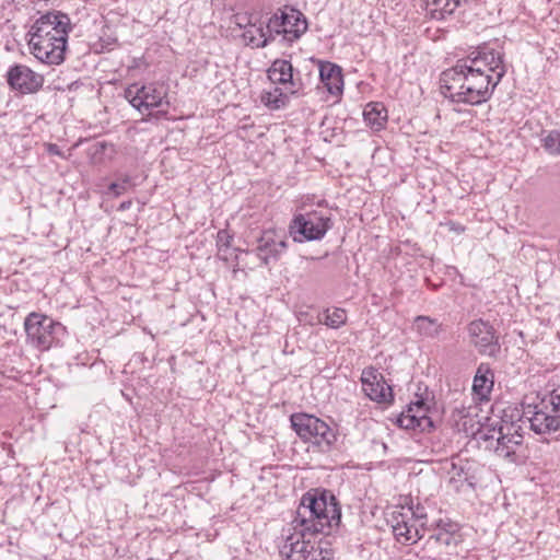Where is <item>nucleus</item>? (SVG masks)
<instances>
[{"instance_id": "1", "label": "nucleus", "mask_w": 560, "mask_h": 560, "mask_svg": "<svg viewBox=\"0 0 560 560\" xmlns=\"http://www.w3.org/2000/svg\"><path fill=\"white\" fill-rule=\"evenodd\" d=\"M341 523V509L334 493L312 489L304 493L291 523L283 528L280 553L288 560H332L334 551L315 547L316 534L329 535Z\"/></svg>"}, {"instance_id": "2", "label": "nucleus", "mask_w": 560, "mask_h": 560, "mask_svg": "<svg viewBox=\"0 0 560 560\" xmlns=\"http://www.w3.org/2000/svg\"><path fill=\"white\" fill-rule=\"evenodd\" d=\"M525 419L537 434H547L560 429V386L544 394L526 395L522 401V412L506 408L499 419L489 418L479 431V440H495V453L511 457L523 442L522 425Z\"/></svg>"}, {"instance_id": "3", "label": "nucleus", "mask_w": 560, "mask_h": 560, "mask_svg": "<svg viewBox=\"0 0 560 560\" xmlns=\"http://www.w3.org/2000/svg\"><path fill=\"white\" fill-rule=\"evenodd\" d=\"M505 73L502 49L482 46L441 73V93L453 103L480 105L491 98Z\"/></svg>"}, {"instance_id": "4", "label": "nucleus", "mask_w": 560, "mask_h": 560, "mask_svg": "<svg viewBox=\"0 0 560 560\" xmlns=\"http://www.w3.org/2000/svg\"><path fill=\"white\" fill-rule=\"evenodd\" d=\"M72 28L69 15L61 11L40 15L27 33L31 52L45 65L62 63Z\"/></svg>"}, {"instance_id": "5", "label": "nucleus", "mask_w": 560, "mask_h": 560, "mask_svg": "<svg viewBox=\"0 0 560 560\" xmlns=\"http://www.w3.org/2000/svg\"><path fill=\"white\" fill-rule=\"evenodd\" d=\"M292 429L304 441L322 452H328L337 442V430L322 419L308 413H293L290 417Z\"/></svg>"}, {"instance_id": "6", "label": "nucleus", "mask_w": 560, "mask_h": 560, "mask_svg": "<svg viewBox=\"0 0 560 560\" xmlns=\"http://www.w3.org/2000/svg\"><path fill=\"white\" fill-rule=\"evenodd\" d=\"M330 229V218L319 211L295 214L289 225V233L294 242L322 240Z\"/></svg>"}, {"instance_id": "7", "label": "nucleus", "mask_w": 560, "mask_h": 560, "mask_svg": "<svg viewBox=\"0 0 560 560\" xmlns=\"http://www.w3.org/2000/svg\"><path fill=\"white\" fill-rule=\"evenodd\" d=\"M124 96L132 107L142 114L170 105L167 86L163 83H150L141 86L135 83L125 90Z\"/></svg>"}, {"instance_id": "8", "label": "nucleus", "mask_w": 560, "mask_h": 560, "mask_svg": "<svg viewBox=\"0 0 560 560\" xmlns=\"http://www.w3.org/2000/svg\"><path fill=\"white\" fill-rule=\"evenodd\" d=\"M58 328H61L59 323L35 312L28 314L24 320L27 342L39 350H48L51 347Z\"/></svg>"}, {"instance_id": "9", "label": "nucleus", "mask_w": 560, "mask_h": 560, "mask_svg": "<svg viewBox=\"0 0 560 560\" xmlns=\"http://www.w3.org/2000/svg\"><path fill=\"white\" fill-rule=\"evenodd\" d=\"M469 342L481 355L497 359L501 353L499 336L494 327L483 319H475L467 325Z\"/></svg>"}, {"instance_id": "10", "label": "nucleus", "mask_w": 560, "mask_h": 560, "mask_svg": "<svg viewBox=\"0 0 560 560\" xmlns=\"http://www.w3.org/2000/svg\"><path fill=\"white\" fill-rule=\"evenodd\" d=\"M7 83L12 91L21 94H34L44 84V77L25 65L11 66L5 74Z\"/></svg>"}, {"instance_id": "11", "label": "nucleus", "mask_w": 560, "mask_h": 560, "mask_svg": "<svg viewBox=\"0 0 560 560\" xmlns=\"http://www.w3.org/2000/svg\"><path fill=\"white\" fill-rule=\"evenodd\" d=\"M235 24L242 30V38L252 47H265L269 37L265 28V21L256 13L235 15Z\"/></svg>"}, {"instance_id": "12", "label": "nucleus", "mask_w": 560, "mask_h": 560, "mask_svg": "<svg viewBox=\"0 0 560 560\" xmlns=\"http://www.w3.org/2000/svg\"><path fill=\"white\" fill-rule=\"evenodd\" d=\"M362 389L364 394L373 401L378 404H388L394 399L392 387L386 383L383 374L376 369L370 366L361 374Z\"/></svg>"}, {"instance_id": "13", "label": "nucleus", "mask_w": 560, "mask_h": 560, "mask_svg": "<svg viewBox=\"0 0 560 560\" xmlns=\"http://www.w3.org/2000/svg\"><path fill=\"white\" fill-rule=\"evenodd\" d=\"M269 80L275 84L284 85L290 95H302L304 83L294 75V69L289 60L276 59L267 71Z\"/></svg>"}, {"instance_id": "14", "label": "nucleus", "mask_w": 560, "mask_h": 560, "mask_svg": "<svg viewBox=\"0 0 560 560\" xmlns=\"http://www.w3.org/2000/svg\"><path fill=\"white\" fill-rule=\"evenodd\" d=\"M401 510L392 514L393 533L399 542L415 544L422 538L421 529L413 523V511L410 508Z\"/></svg>"}, {"instance_id": "15", "label": "nucleus", "mask_w": 560, "mask_h": 560, "mask_svg": "<svg viewBox=\"0 0 560 560\" xmlns=\"http://www.w3.org/2000/svg\"><path fill=\"white\" fill-rule=\"evenodd\" d=\"M288 244L284 240H277L271 232H265L258 240L257 256L265 266L276 261L285 252Z\"/></svg>"}, {"instance_id": "16", "label": "nucleus", "mask_w": 560, "mask_h": 560, "mask_svg": "<svg viewBox=\"0 0 560 560\" xmlns=\"http://www.w3.org/2000/svg\"><path fill=\"white\" fill-rule=\"evenodd\" d=\"M494 385V373L488 363H480L477 368L474 382V395L480 401H488Z\"/></svg>"}, {"instance_id": "17", "label": "nucleus", "mask_w": 560, "mask_h": 560, "mask_svg": "<svg viewBox=\"0 0 560 560\" xmlns=\"http://www.w3.org/2000/svg\"><path fill=\"white\" fill-rule=\"evenodd\" d=\"M319 78L331 95H340L343 90L341 68L330 61H318Z\"/></svg>"}, {"instance_id": "18", "label": "nucleus", "mask_w": 560, "mask_h": 560, "mask_svg": "<svg viewBox=\"0 0 560 560\" xmlns=\"http://www.w3.org/2000/svg\"><path fill=\"white\" fill-rule=\"evenodd\" d=\"M282 15H285V26L282 28L283 38L292 43L307 30L306 20L300 11L294 9H290V12L283 11Z\"/></svg>"}, {"instance_id": "19", "label": "nucleus", "mask_w": 560, "mask_h": 560, "mask_svg": "<svg viewBox=\"0 0 560 560\" xmlns=\"http://www.w3.org/2000/svg\"><path fill=\"white\" fill-rule=\"evenodd\" d=\"M363 117L369 127L375 131H380L385 128L388 115L383 103L371 102L365 105Z\"/></svg>"}, {"instance_id": "20", "label": "nucleus", "mask_w": 560, "mask_h": 560, "mask_svg": "<svg viewBox=\"0 0 560 560\" xmlns=\"http://www.w3.org/2000/svg\"><path fill=\"white\" fill-rule=\"evenodd\" d=\"M463 0H423L427 14L431 19L444 20L451 15Z\"/></svg>"}, {"instance_id": "21", "label": "nucleus", "mask_w": 560, "mask_h": 560, "mask_svg": "<svg viewBox=\"0 0 560 560\" xmlns=\"http://www.w3.org/2000/svg\"><path fill=\"white\" fill-rule=\"evenodd\" d=\"M289 94L288 91L283 92L282 89L275 86L261 94V102L270 109H281L289 103Z\"/></svg>"}, {"instance_id": "22", "label": "nucleus", "mask_w": 560, "mask_h": 560, "mask_svg": "<svg viewBox=\"0 0 560 560\" xmlns=\"http://www.w3.org/2000/svg\"><path fill=\"white\" fill-rule=\"evenodd\" d=\"M417 331L427 338H434L442 331V325L428 316H418L415 322Z\"/></svg>"}, {"instance_id": "23", "label": "nucleus", "mask_w": 560, "mask_h": 560, "mask_svg": "<svg viewBox=\"0 0 560 560\" xmlns=\"http://www.w3.org/2000/svg\"><path fill=\"white\" fill-rule=\"evenodd\" d=\"M318 322L325 324L329 328L338 329L347 322V313L343 308L335 307L331 312L325 310L318 317Z\"/></svg>"}, {"instance_id": "24", "label": "nucleus", "mask_w": 560, "mask_h": 560, "mask_svg": "<svg viewBox=\"0 0 560 560\" xmlns=\"http://www.w3.org/2000/svg\"><path fill=\"white\" fill-rule=\"evenodd\" d=\"M448 475L450 483L453 486L455 490H459L465 482H468V472L459 463H456L455 460L451 463Z\"/></svg>"}, {"instance_id": "25", "label": "nucleus", "mask_w": 560, "mask_h": 560, "mask_svg": "<svg viewBox=\"0 0 560 560\" xmlns=\"http://www.w3.org/2000/svg\"><path fill=\"white\" fill-rule=\"evenodd\" d=\"M542 148L551 155H560V131L550 130L541 138Z\"/></svg>"}, {"instance_id": "26", "label": "nucleus", "mask_w": 560, "mask_h": 560, "mask_svg": "<svg viewBox=\"0 0 560 560\" xmlns=\"http://www.w3.org/2000/svg\"><path fill=\"white\" fill-rule=\"evenodd\" d=\"M283 26H285V15H282V13L280 15L275 14L268 20V22H265V28L269 37V42L273 39V34H282Z\"/></svg>"}, {"instance_id": "27", "label": "nucleus", "mask_w": 560, "mask_h": 560, "mask_svg": "<svg viewBox=\"0 0 560 560\" xmlns=\"http://www.w3.org/2000/svg\"><path fill=\"white\" fill-rule=\"evenodd\" d=\"M130 186L131 177L129 175H124L119 178L118 182L112 183L108 187V190L113 194L114 197H118L122 195Z\"/></svg>"}, {"instance_id": "28", "label": "nucleus", "mask_w": 560, "mask_h": 560, "mask_svg": "<svg viewBox=\"0 0 560 560\" xmlns=\"http://www.w3.org/2000/svg\"><path fill=\"white\" fill-rule=\"evenodd\" d=\"M409 417L412 418V422L416 425V429L425 432L431 431L434 427L432 419L429 416H419L413 415L412 412H408Z\"/></svg>"}, {"instance_id": "29", "label": "nucleus", "mask_w": 560, "mask_h": 560, "mask_svg": "<svg viewBox=\"0 0 560 560\" xmlns=\"http://www.w3.org/2000/svg\"><path fill=\"white\" fill-rule=\"evenodd\" d=\"M429 539L444 546L456 544V537L452 533L442 529L432 534Z\"/></svg>"}, {"instance_id": "30", "label": "nucleus", "mask_w": 560, "mask_h": 560, "mask_svg": "<svg viewBox=\"0 0 560 560\" xmlns=\"http://www.w3.org/2000/svg\"><path fill=\"white\" fill-rule=\"evenodd\" d=\"M233 236L229 233L228 230H220L217 234V246L219 253L226 250L231 246V242Z\"/></svg>"}, {"instance_id": "31", "label": "nucleus", "mask_w": 560, "mask_h": 560, "mask_svg": "<svg viewBox=\"0 0 560 560\" xmlns=\"http://www.w3.org/2000/svg\"><path fill=\"white\" fill-rule=\"evenodd\" d=\"M407 411L412 412L413 415L428 416L429 408L423 399H418L417 401L409 404Z\"/></svg>"}, {"instance_id": "32", "label": "nucleus", "mask_w": 560, "mask_h": 560, "mask_svg": "<svg viewBox=\"0 0 560 560\" xmlns=\"http://www.w3.org/2000/svg\"><path fill=\"white\" fill-rule=\"evenodd\" d=\"M397 424L406 430H417L412 422V418L409 417L408 411L401 412L397 418Z\"/></svg>"}, {"instance_id": "33", "label": "nucleus", "mask_w": 560, "mask_h": 560, "mask_svg": "<svg viewBox=\"0 0 560 560\" xmlns=\"http://www.w3.org/2000/svg\"><path fill=\"white\" fill-rule=\"evenodd\" d=\"M451 225H452L451 229L458 233L464 231V226H462L459 224L451 223Z\"/></svg>"}, {"instance_id": "34", "label": "nucleus", "mask_w": 560, "mask_h": 560, "mask_svg": "<svg viewBox=\"0 0 560 560\" xmlns=\"http://www.w3.org/2000/svg\"><path fill=\"white\" fill-rule=\"evenodd\" d=\"M130 206H131V201H124V202L120 203L119 209L120 210H127V209L130 208Z\"/></svg>"}, {"instance_id": "35", "label": "nucleus", "mask_w": 560, "mask_h": 560, "mask_svg": "<svg viewBox=\"0 0 560 560\" xmlns=\"http://www.w3.org/2000/svg\"><path fill=\"white\" fill-rule=\"evenodd\" d=\"M317 535H318V534H316V535H315V537L313 538V540L316 542V544H315V547H317V546L319 545V546H320V547H323V548H327V549H329V548L327 547V542H324V546H323V541H322V540H318V541L316 540Z\"/></svg>"}, {"instance_id": "36", "label": "nucleus", "mask_w": 560, "mask_h": 560, "mask_svg": "<svg viewBox=\"0 0 560 560\" xmlns=\"http://www.w3.org/2000/svg\"><path fill=\"white\" fill-rule=\"evenodd\" d=\"M49 152L55 153V154H58V153H59V151H58V149H57V145H56V144H50Z\"/></svg>"}, {"instance_id": "37", "label": "nucleus", "mask_w": 560, "mask_h": 560, "mask_svg": "<svg viewBox=\"0 0 560 560\" xmlns=\"http://www.w3.org/2000/svg\"><path fill=\"white\" fill-rule=\"evenodd\" d=\"M413 513H415V515H413V522L416 521V520H415V517H416V518H418V520H420V518H422V517H423V515H422V514H419V512H413Z\"/></svg>"}]
</instances>
